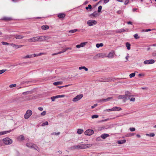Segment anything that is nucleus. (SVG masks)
<instances>
[{
	"mask_svg": "<svg viewBox=\"0 0 156 156\" xmlns=\"http://www.w3.org/2000/svg\"><path fill=\"white\" fill-rule=\"evenodd\" d=\"M92 146V144H78L76 145L73 146L72 148L73 149H83L90 147Z\"/></svg>",
	"mask_w": 156,
	"mask_h": 156,
	"instance_id": "1",
	"label": "nucleus"
},
{
	"mask_svg": "<svg viewBox=\"0 0 156 156\" xmlns=\"http://www.w3.org/2000/svg\"><path fill=\"white\" fill-rule=\"evenodd\" d=\"M125 94L127 96L126 100L129 99L130 101L133 102L135 101V98L134 97V96L130 92L126 91L125 92Z\"/></svg>",
	"mask_w": 156,
	"mask_h": 156,
	"instance_id": "2",
	"label": "nucleus"
},
{
	"mask_svg": "<svg viewBox=\"0 0 156 156\" xmlns=\"http://www.w3.org/2000/svg\"><path fill=\"white\" fill-rule=\"evenodd\" d=\"M3 143L5 145H9L12 143V140L8 137H6L2 140Z\"/></svg>",
	"mask_w": 156,
	"mask_h": 156,
	"instance_id": "3",
	"label": "nucleus"
},
{
	"mask_svg": "<svg viewBox=\"0 0 156 156\" xmlns=\"http://www.w3.org/2000/svg\"><path fill=\"white\" fill-rule=\"evenodd\" d=\"M26 146L29 147L34 148L35 150L38 151H39V149L38 147H37L35 144H34L32 143H27L26 144Z\"/></svg>",
	"mask_w": 156,
	"mask_h": 156,
	"instance_id": "4",
	"label": "nucleus"
},
{
	"mask_svg": "<svg viewBox=\"0 0 156 156\" xmlns=\"http://www.w3.org/2000/svg\"><path fill=\"white\" fill-rule=\"evenodd\" d=\"M32 113L31 110H27L24 115V118L26 119L29 118L32 114Z\"/></svg>",
	"mask_w": 156,
	"mask_h": 156,
	"instance_id": "5",
	"label": "nucleus"
},
{
	"mask_svg": "<svg viewBox=\"0 0 156 156\" xmlns=\"http://www.w3.org/2000/svg\"><path fill=\"white\" fill-rule=\"evenodd\" d=\"M83 96L82 94L78 95L73 98L72 101L73 102H76L80 100L83 97Z\"/></svg>",
	"mask_w": 156,
	"mask_h": 156,
	"instance_id": "6",
	"label": "nucleus"
},
{
	"mask_svg": "<svg viewBox=\"0 0 156 156\" xmlns=\"http://www.w3.org/2000/svg\"><path fill=\"white\" fill-rule=\"evenodd\" d=\"M37 38L38 41H42L49 39V37L48 36H38Z\"/></svg>",
	"mask_w": 156,
	"mask_h": 156,
	"instance_id": "7",
	"label": "nucleus"
},
{
	"mask_svg": "<svg viewBox=\"0 0 156 156\" xmlns=\"http://www.w3.org/2000/svg\"><path fill=\"white\" fill-rule=\"evenodd\" d=\"M97 22L95 20H90L87 22V24L89 26H92L96 24Z\"/></svg>",
	"mask_w": 156,
	"mask_h": 156,
	"instance_id": "8",
	"label": "nucleus"
},
{
	"mask_svg": "<svg viewBox=\"0 0 156 156\" xmlns=\"http://www.w3.org/2000/svg\"><path fill=\"white\" fill-rule=\"evenodd\" d=\"M85 134L87 136H90L94 133V131L92 129H88L85 132Z\"/></svg>",
	"mask_w": 156,
	"mask_h": 156,
	"instance_id": "9",
	"label": "nucleus"
},
{
	"mask_svg": "<svg viewBox=\"0 0 156 156\" xmlns=\"http://www.w3.org/2000/svg\"><path fill=\"white\" fill-rule=\"evenodd\" d=\"M104 57L103 54L101 53H100L97 54L93 57L94 60H96L100 58H103Z\"/></svg>",
	"mask_w": 156,
	"mask_h": 156,
	"instance_id": "10",
	"label": "nucleus"
},
{
	"mask_svg": "<svg viewBox=\"0 0 156 156\" xmlns=\"http://www.w3.org/2000/svg\"><path fill=\"white\" fill-rule=\"evenodd\" d=\"M28 41L30 42L38 41L37 37H32L28 39Z\"/></svg>",
	"mask_w": 156,
	"mask_h": 156,
	"instance_id": "11",
	"label": "nucleus"
},
{
	"mask_svg": "<svg viewBox=\"0 0 156 156\" xmlns=\"http://www.w3.org/2000/svg\"><path fill=\"white\" fill-rule=\"evenodd\" d=\"M154 60L153 59H151L145 60L144 61V63L145 64H153L154 63Z\"/></svg>",
	"mask_w": 156,
	"mask_h": 156,
	"instance_id": "12",
	"label": "nucleus"
},
{
	"mask_svg": "<svg viewBox=\"0 0 156 156\" xmlns=\"http://www.w3.org/2000/svg\"><path fill=\"white\" fill-rule=\"evenodd\" d=\"M98 14L96 11L94 12L93 13L90 14L89 15V16L91 18H94L97 16Z\"/></svg>",
	"mask_w": 156,
	"mask_h": 156,
	"instance_id": "13",
	"label": "nucleus"
},
{
	"mask_svg": "<svg viewBox=\"0 0 156 156\" xmlns=\"http://www.w3.org/2000/svg\"><path fill=\"white\" fill-rule=\"evenodd\" d=\"M11 45L14 47H15L16 49L22 47L24 46L23 45L16 44H11Z\"/></svg>",
	"mask_w": 156,
	"mask_h": 156,
	"instance_id": "14",
	"label": "nucleus"
},
{
	"mask_svg": "<svg viewBox=\"0 0 156 156\" xmlns=\"http://www.w3.org/2000/svg\"><path fill=\"white\" fill-rule=\"evenodd\" d=\"M127 96H126L125 94V93L124 95H120L118 96V98L119 99H125L126 100Z\"/></svg>",
	"mask_w": 156,
	"mask_h": 156,
	"instance_id": "15",
	"label": "nucleus"
},
{
	"mask_svg": "<svg viewBox=\"0 0 156 156\" xmlns=\"http://www.w3.org/2000/svg\"><path fill=\"white\" fill-rule=\"evenodd\" d=\"M66 16L65 14L64 13H60L58 14V17L60 19H63Z\"/></svg>",
	"mask_w": 156,
	"mask_h": 156,
	"instance_id": "16",
	"label": "nucleus"
},
{
	"mask_svg": "<svg viewBox=\"0 0 156 156\" xmlns=\"http://www.w3.org/2000/svg\"><path fill=\"white\" fill-rule=\"evenodd\" d=\"M17 139L19 141H22L24 140V137L23 135H21L17 137Z\"/></svg>",
	"mask_w": 156,
	"mask_h": 156,
	"instance_id": "17",
	"label": "nucleus"
},
{
	"mask_svg": "<svg viewBox=\"0 0 156 156\" xmlns=\"http://www.w3.org/2000/svg\"><path fill=\"white\" fill-rule=\"evenodd\" d=\"M15 38L18 39H20L23 38L24 36H21L20 35H14Z\"/></svg>",
	"mask_w": 156,
	"mask_h": 156,
	"instance_id": "18",
	"label": "nucleus"
},
{
	"mask_svg": "<svg viewBox=\"0 0 156 156\" xmlns=\"http://www.w3.org/2000/svg\"><path fill=\"white\" fill-rule=\"evenodd\" d=\"M113 111H119L121 110V108L118 107H114L112 108Z\"/></svg>",
	"mask_w": 156,
	"mask_h": 156,
	"instance_id": "19",
	"label": "nucleus"
},
{
	"mask_svg": "<svg viewBox=\"0 0 156 156\" xmlns=\"http://www.w3.org/2000/svg\"><path fill=\"white\" fill-rule=\"evenodd\" d=\"M109 136V135L107 134L104 133L101 135V137L103 139H105Z\"/></svg>",
	"mask_w": 156,
	"mask_h": 156,
	"instance_id": "20",
	"label": "nucleus"
},
{
	"mask_svg": "<svg viewBox=\"0 0 156 156\" xmlns=\"http://www.w3.org/2000/svg\"><path fill=\"white\" fill-rule=\"evenodd\" d=\"M49 28V27L47 25H43L41 27V28L42 29L45 30L48 29Z\"/></svg>",
	"mask_w": 156,
	"mask_h": 156,
	"instance_id": "21",
	"label": "nucleus"
},
{
	"mask_svg": "<svg viewBox=\"0 0 156 156\" xmlns=\"http://www.w3.org/2000/svg\"><path fill=\"white\" fill-rule=\"evenodd\" d=\"M114 52H110L108 55V58H112L114 57Z\"/></svg>",
	"mask_w": 156,
	"mask_h": 156,
	"instance_id": "22",
	"label": "nucleus"
},
{
	"mask_svg": "<svg viewBox=\"0 0 156 156\" xmlns=\"http://www.w3.org/2000/svg\"><path fill=\"white\" fill-rule=\"evenodd\" d=\"M1 19L5 21H9L11 20H12V18L10 17H4Z\"/></svg>",
	"mask_w": 156,
	"mask_h": 156,
	"instance_id": "23",
	"label": "nucleus"
},
{
	"mask_svg": "<svg viewBox=\"0 0 156 156\" xmlns=\"http://www.w3.org/2000/svg\"><path fill=\"white\" fill-rule=\"evenodd\" d=\"M126 142V140H119L118 141V143L119 144H124Z\"/></svg>",
	"mask_w": 156,
	"mask_h": 156,
	"instance_id": "24",
	"label": "nucleus"
},
{
	"mask_svg": "<svg viewBox=\"0 0 156 156\" xmlns=\"http://www.w3.org/2000/svg\"><path fill=\"white\" fill-rule=\"evenodd\" d=\"M126 45L128 50H130V49L131 45L129 43L127 42L126 44Z\"/></svg>",
	"mask_w": 156,
	"mask_h": 156,
	"instance_id": "25",
	"label": "nucleus"
},
{
	"mask_svg": "<svg viewBox=\"0 0 156 156\" xmlns=\"http://www.w3.org/2000/svg\"><path fill=\"white\" fill-rule=\"evenodd\" d=\"M12 131L11 130H9V131H4L1 132V133L2 135L5 134H6Z\"/></svg>",
	"mask_w": 156,
	"mask_h": 156,
	"instance_id": "26",
	"label": "nucleus"
},
{
	"mask_svg": "<svg viewBox=\"0 0 156 156\" xmlns=\"http://www.w3.org/2000/svg\"><path fill=\"white\" fill-rule=\"evenodd\" d=\"M78 30L77 29L70 30L69 31V32L71 34L73 33L78 31Z\"/></svg>",
	"mask_w": 156,
	"mask_h": 156,
	"instance_id": "27",
	"label": "nucleus"
},
{
	"mask_svg": "<svg viewBox=\"0 0 156 156\" xmlns=\"http://www.w3.org/2000/svg\"><path fill=\"white\" fill-rule=\"evenodd\" d=\"M33 55H27L23 57V58H24V59H25V58H30L33 57Z\"/></svg>",
	"mask_w": 156,
	"mask_h": 156,
	"instance_id": "28",
	"label": "nucleus"
},
{
	"mask_svg": "<svg viewBox=\"0 0 156 156\" xmlns=\"http://www.w3.org/2000/svg\"><path fill=\"white\" fill-rule=\"evenodd\" d=\"M62 83V82L61 81H58L55 82L53 83L54 85L57 86L58 85L61 84Z\"/></svg>",
	"mask_w": 156,
	"mask_h": 156,
	"instance_id": "29",
	"label": "nucleus"
},
{
	"mask_svg": "<svg viewBox=\"0 0 156 156\" xmlns=\"http://www.w3.org/2000/svg\"><path fill=\"white\" fill-rule=\"evenodd\" d=\"M83 132V130L81 129H78L77 130V133L79 134H81Z\"/></svg>",
	"mask_w": 156,
	"mask_h": 156,
	"instance_id": "30",
	"label": "nucleus"
},
{
	"mask_svg": "<svg viewBox=\"0 0 156 156\" xmlns=\"http://www.w3.org/2000/svg\"><path fill=\"white\" fill-rule=\"evenodd\" d=\"M55 98V99L57 98H63L65 97L64 95H58L55 96H54Z\"/></svg>",
	"mask_w": 156,
	"mask_h": 156,
	"instance_id": "31",
	"label": "nucleus"
},
{
	"mask_svg": "<svg viewBox=\"0 0 156 156\" xmlns=\"http://www.w3.org/2000/svg\"><path fill=\"white\" fill-rule=\"evenodd\" d=\"M79 69L80 70H81L82 69H84L86 71H87L88 70V69L85 66L80 67H79Z\"/></svg>",
	"mask_w": 156,
	"mask_h": 156,
	"instance_id": "32",
	"label": "nucleus"
},
{
	"mask_svg": "<svg viewBox=\"0 0 156 156\" xmlns=\"http://www.w3.org/2000/svg\"><path fill=\"white\" fill-rule=\"evenodd\" d=\"M103 46V43H101L100 44H97L96 45V47L98 48L100 47H102Z\"/></svg>",
	"mask_w": 156,
	"mask_h": 156,
	"instance_id": "33",
	"label": "nucleus"
},
{
	"mask_svg": "<svg viewBox=\"0 0 156 156\" xmlns=\"http://www.w3.org/2000/svg\"><path fill=\"white\" fill-rule=\"evenodd\" d=\"M146 135L147 136H149L150 137H153L154 136L155 134L153 133H151L150 134H146Z\"/></svg>",
	"mask_w": 156,
	"mask_h": 156,
	"instance_id": "34",
	"label": "nucleus"
},
{
	"mask_svg": "<svg viewBox=\"0 0 156 156\" xmlns=\"http://www.w3.org/2000/svg\"><path fill=\"white\" fill-rule=\"evenodd\" d=\"M102 6L101 5L99 6L98 8V12H100L101 11Z\"/></svg>",
	"mask_w": 156,
	"mask_h": 156,
	"instance_id": "35",
	"label": "nucleus"
},
{
	"mask_svg": "<svg viewBox=\"0 0 156 156\" xmlns=\"http://www.w3.org/2000/svg\"><path fill=\"white\" fill-rule=\"evenodd\" d=\"M135 73H132L129 75V76L130 78H131L132 77L134 76H135Z\"/></svg>",
	"mask_w": 156,
	"mask_h": 156,
	"instance_id": "36",
	"label": "nucleus"
},
{
	"mask_svg": "<svg viewBox=\"0 0 156 156\" xmlns=\"http://www.w3.org/2000/svg\"><path fill=\"white\" fill-rule=\"evenodd\" d=\"M87 42H83L80 43V44L81 47H84L87 44Z\"/></svg>",
	"mask_w": 156,
	"mask_h": 156,
	"instance_id": "37",
	"label": "nucleus"
},
{
	"mask_svg": "<svg viewBox=\"0 0 156 156\" xmlns=\"http://www.w3.org/2000/svg\"><path fill=\"white\" fill-rule=\"evenodd\" d=\"M98 115H92L91 116V118L92 119H94V118H98Z\"/></svg>",
	"mask_w": 156,
	"mask_h": 156,
	"instance_id": "38",
	"label": "nucleus"
},
{
	"mask_svg": "<svg viewBox=\"0 0 156 156\" xmlns=\"http://www.w3.org/2000/svg\"><path fill=\"white\" fill-rule=\"evenodd\" d=\"M48 122L46 121L45 122H44L42 124V126H44L46 125H48Z\"/></svg>",
	"mask_w": 156,
	"mask_h": 156,
	"instance_id": "39",
	"label": "nucleus"
},
{
	"mask_svg": "<svg viewBox=\"0 0 156 156\" xmlns=\"http://www.w3.org/2000/svg\"><path fill=\"white\" fill-rule=\"evenodd\" d=\"M112 98V97H109L106 99H105V100H104V102H107V101H109L110 99Z\"/></svg>",
	"mask_w": 156,
	"mask_h": 156,
	"instance_id": "40",
	"label": "nucleus"
},
{
	"mask_svg": "<svg viewBox=\"0 0 156 156\" xmlns=\"http://www.w3.org/2000/svg\"><path fill=\"white\" fill-rule=\"evenodd\" d=\"M6 70L7 69H6L0 70V74H2L3 73L5 72V71H6Z\"/></svg>",
	"mask_w": 156,
	"mask_h": 156,
	"instance_id": "41",
	"label": "nucleus"
},
{
	"mask_svg": "<svg viewBox=\"0 0 156 156\" xmlns=\"http://www.w3.org/2000/svg\"><path fill=\"white\" fill-rule=\"evenodd\" d=\"M134 37L136 39H137L140 38V37H139L138 36V35L137 34H134Z\"/></svg>",
	"mask_w": 156,
	"mask_h": 156,
	"instance_id": "42",
	"label": "nucleus"
},
{
	"mask_svg": "<svg viewBox=\"0 0 156 156\" xmlns=\"http://www.w3.org/2000/svg\"><path fill=\"white\" fill-rule=\"evenodd\" d=\"M60 134V133L59 132H58V133H56L55 132L53 133H51V135H58Z\"/></svg>",
	"mask_w": 156,
	"mask_h": 156,
	"instance_id": "43",
	"label": "nucleus"
},
{
	"mask_svg": "<svg viewBox=\"0 0 156 156\" xmlns=\"http://www.w3.org/2000/svg\"><path fill=\"white\" fill-rule=\"evenodd\" d=\"M1 43L3 44V45H9V44H9V43H8L6 42H4V41H2V42H1Z\"/></svg>",
	"mask_w": 156,
	"mask_h": 156,
	"instance_id": "44",
	"label": "nucleus"
},
{
	"mask_svg": "<svg viewBox=\"0 0 156 156\" xmlns=\"http://www.w3.org/2000/svg\"><path fill=\"white\" fill-rule=\"evenodd\" d=\"M16 84H11L9 85V87L10 88H12L15 87L16 86Z\"/></svg>",
	"mask_w": 156,
	"mask_h": 156,
	"instance_id": "45",
	"label": "nucleus"
},
{
	"mask_svg": "<svg viewBox=\"0 0 156 156\" xmlns=\"http://www.w3.org/2000/svg\"><path fill=\"white\" fill-rule=\"evenodd\" d=\"M134 134L133 133H130L127 134V136H131L134 135Z\"/></svg>",
	"mask_w": 156,
	"mask_h": 156,
	"instance_id": "46",
	"label": "nucleus"
},
{
	"mask_svg": "<svg viewBox=\"0 0 156 156\" xmlns=\"http://www.w3.org/2000/svg\"><path fill=\"white\" fill-rule=\"evenodd\" d=\"M125 31V30L124 29H122L119 30L118 32L119 33H121Z\"/></svg>",
	"mask_w": 156,
	"mask_h": 156,
	"instance_id": "47",
	"label": "nucleus"
},
{
	"mask_svg": "<svg viewBox=\"0 0 156 156\" xmlns=\"http://www.w3.org/2000/svg\"><path fill=\"white\" fill-rule=\"evenodd\" d=\"M66 48H65V49H64L62 51H60L59 52H58V53L61 54V53H64V52H66Z\"/></svg>",
	"mask_w": 156,
	"mask_h": 156,
	"instance_id": "48",
	"label": "nucleus"
},
{
	"mask_svg": "<svg viewBox=\"0 0 156 156\" xmlns=\"http://www.w3.org/2000/svg\"><path fill=\"white\" fill-rule=\"evenodd\" d=\"M129 130L131 132H133L135 130V129L134 128H130Z\"/></svg>",
	"mask_w": 156,
	"mask_h": 156,
	"instance_id": "49",
	"label": "nucleus"
},
{
	"mask_svg": "<svg viewBox=\"0 0 156 156\" xmlns=\"http://www.w3.org/2000/svg\"><path fill=\"white\" fill-rule=\"evenodd\" d=\"M101 136L100 137H97V138H96V140L97 141H100L101 140Z\"/></svg>",
	"mask_w": 156,
	"mask_h": 156,
	"instance_id": "50",
	"label": "nucleus"
},
{
	"mask_svg": "<svg viewBox=\"0 0 156 156\" xmlns=\"http://www.w3.org/2000/svg\"><path fill=\"white\" fill-rule=\"evenodd\" d=\"M105 111H107V112L112 111H113L112 108H111V109H106V110H105Z\"/></svg>",
	"mask_w": 156,
	"mask_h": 156,
	"instance_id": "51",
	"label": "nucleus"
},
{
	"mask_svg": "<svg viewBox=\"0 0 156 156\" xmlns=\"http://www.w3.org/2000/svg\"><path fill=\"white\" fill-rule=\"evenodd\" d=\"M46 114V111H44L41 113V115H44Z\"/></svg>",
	"mask_w": 156,
	"mask_h": 156,
	"instance_id": "52",
	"label": "nucleus"
},
{
	"mask_svg": "<svg viewBox=\"0 0 156 156\" xmlns=\"http://www.w3.org/2000/svg\"><path fill=\"white\" fill-rule=\"evenodd\" d=\"M104 100L105 99H100L98 100V101L99 102H105L104 101Z\"/></svg>",
	"mask_w": 156,
	"mask_h": 156,
	"instance_id": "53",
	"label": "nucleus"
},
{
	"mask_svg": "<svg viewBox=\"0 0 156 156\" xmlns=\"http://www.w3.org/2000/svg\"><path fill=\"white\" fill-rule=\"evenodd\" d=\"M129 0H126V1L124 2V4L125 5H126L129 3Z\"/></svg>",
	"mask_w": 156,
	"mask_h": 156,
	"instance_id": "54",
	"label": "nucleus"
},
{
	"mask_svg": "<svg viewBox=\"0 0 156 156\" xmlns=\"http://www.w3.org/2000/svg\"><path fill=\"white\" fill-rule=\"evenodd\" d=\"M51 101H55V98L54 96L53 97H51Z\"/></svg>",
	"mask_w": 156,
	"mask_h": 156,
	"instance_id": "55",
	"label": "nucleus"
},
{
	"mask_svg": "<svg viewBox=\"0 0 156 156\" xmlns=\"http://www.w3.org/2000/svg\"><path fill=\"white\" fill-rule=\"evenodd\" d=\"M98 105L97 104H95L93 106H91V108L92 109H93L94 108V107H95L97 106Z\"/></svg>",
	"mask_w": 156,
	"mask_h": 156,
	"instance_id": "56",
	"label": "nucleus"
},
{
	"mask_svg": "<svg viewBox=\"0 0 156 156\" xmlns=\"http://www.w3.org/2000/svg\"><path fill=\"white\" fill-rule=\"evenodd\" d=\"M38 109L39 110L41 111H42L43 110V108L42 107H39Z\"/></svg>",
	"mask_w": 156,
	"mask_h": 156,
	"instance_id": "57",
	"label": "nucleus"
},
{
	"mask_svg": "<svg viewBox=\"0 0 156 156\" xmlns=\"http://www.w3.org/2000/svg\"><path fill=\"white\" fill-rule=\"evenodd\" d=\"M29 93V92L27 91V92H23V94H28Z\"/></svg>",
	"mask_w": 156,
	"mask_h": 156,
	"instance_id": "58",
	"label": "nucleus"
},
{
	"mask_svg": "<svg viewBox=\"0 0 156 156\" xmlns=\"http://www.w3.org/2000/svg\"><path fill=\"white\" fill-rule=\"evenodd\" d=\"M76 47L77 48H80L81 47V46L80 45V44H78L76 45Z\"/></svg>",
	"mask_w": 156,
	"mask_h": 156,
	"instance_id": "59",
	"label": "nucleus"
},
{
	"mask_svg": "<svg viewBox=\"0 0 156 156\" xmlns=\"http://www.w3.org/2000/svg\"><path fill=\"white\" fill-rule=\"evenodd\" d=\"M88 7L89 8V9H91L92 8V6L90 5H88Z\"/></svg>",
	"mask_w": 156,
	"mask_h": 156,
	"instance_id": "60",
	"label": "nucleus"
},
{
	"mask_svg": "<svg viewBox=\"0 0 156 156\" xmlns=\"http://www.w3.org/2000/svg\"><path fill=\"white\" fill-rule=\"evenodd\" d=\"M109 0H104V2L105 3H106L108 2Z\"/></svg>",
	"mask_w": 156,
	"mask_h": 156,
	"instance_id": "61",
	"label": "nucleus"
},
{
	"mask_svg": "<svg viewBox=\"0 0 156 156\" xmlns=\"http://www.w3.org/2000/svg\"><path fill=\"white\" fill-rule=\"evenodd\" d=\"M151 30V29H146L144 31L145 32H148V31H150Z\"/></svg>",
	"mask_w": 156,
	"mask_h": 156,
	"instance_id": "62",
	"label": "nucleus"
},
{
	"mask_svg": "<svg viewBox=\"0 0 156 156\" xmlns=\"http://www.w3.org/2000/svg\"><path fill=\"white\" fill-rule=\"evenodd\" d=\"M122 11L121 10H119L117 12L118 14H120Z\"/></svg>",
	"mask_w": 156,
	"mask_h": 156,
	"instance_id": "63",
	"label": "nucleus"
},
{
	"mask_svg": "<svg viewBox=\"0 0 156 156\" xmlns=\"http://www.w3.org/2000/svg\"><path fill=\"white\" fill-rule=\"evenodd\" d=\"M153 55L154 56H156V51L153 53Z\"/></svg>",
	"mask_w": 156,
	"mask_h": 156,
	"instance_id": "64",
	"label": "nucleus"
}]
</instances>
